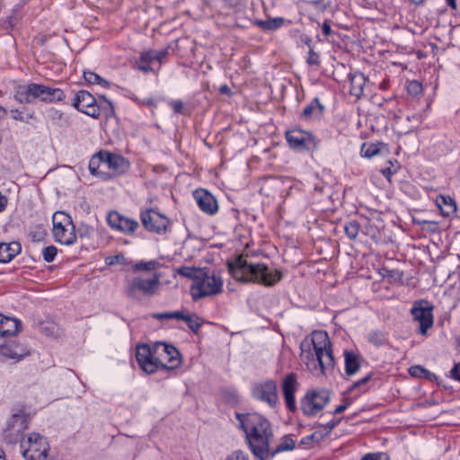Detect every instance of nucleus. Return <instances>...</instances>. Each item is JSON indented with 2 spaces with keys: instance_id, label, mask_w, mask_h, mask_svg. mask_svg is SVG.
Segmentation results:
<instances>
[{
  "instance_id": "4be33fe9",
  "label": "nucleus",
  "mask_w": 460,
  "mask_h": 460,
  "mask_svg": "<svg viewBox=\"0 0 460 460\" xmlns=\"http://www.w3.org/2000/svg\"><path fill=\"white\" fill-rule=\"evenodd\" d=\"M65 96L64 92L59 88L37 84V99L44 102H61L64 100Z\"/></svg>"
},
{
  "instance_id": "774afa93",
  "label": "nucleus",
  "mask_w": 460,
  "mask_h": 460,
  "mask_svg": "<svg viewBox=\"0 0 460 460\" xmlns=\"http://www.w3.org/2000/svg\"><path fill=\"white\" fill-rule=\"evenodd\" d=\"M347 409V405L341 404L335 408V410L332 412V414H340L343 412Z\"/></svg>"
},
{
  "instance_id": "7c9ffc66",
  "label": "nucleus",
  "mask_w": 460,
  "mask_h": 460,
  "mask_svg": "<svg viewBox=\"0 0 460 460\" xmlns=\"http://www.w3.org/2000/svg\"><path fill=\"white\" fill-rule=\"evenodd\" d=\"M296 443L294 439L290 437V435H286L282 438L279 444L273 449H270V456L269 457H274L277 454L285 452V451H290L295 448Z\"/></svg>"
},
{
  "instance_id": "de8ad7c7",
  "label": "nucleus",
  "mask_w": 460,
  "mask_h": 460,
  "mask_svg": "<svg viewBox=\"0 0 460 460\" xmlns=\"http://www.w3.org/2000/svg\"><path fill=\"white\" fill-rule=\"evenodd\" d=\"M409 374L413 377H423L429 375V371L421 366L416 365L409 368Z\"/></svg>"
},
{
  "instance_id": "9b49d317",
  "label": "nucleus",
  "mask_w": 460,
  "mask_h": 460,
  "mask_svg": "<svg viewBox=\"0 0 460 460\" xmlns=\"http://www.w3.org/2000/svg\"><path fill=\"white\" fill-rule=\"evenodd\" d=\"M433 306L427 300L414 302L411 314L415 322L419 323V332L427 335L428 330L433 326Z\"/></svg>"
},
{
  "instance_id": "09e8293b",
  "label": "nucleus",
  "mask_w": 460,
  "mask_h": 460,
  "mask_svg": "<svg viewBox=\"0 0 460 460\" xmlns=\"http://www.w3.org/2000/svg\"><path fill=\"white\" fill-rule=\"evenodd\" d=\"M387 166L381 170L382 174L390 180V177L397 172V162L394 163L391 160L387 161Z\"/></svg>"
},
{
  "instance_id": "5fc2aeb1",
  "label": "nucleus",
  "mask_w": 460,
  "mask_h": 460,
  "mask_svg": "<svg viewBox=\"0 0 460 460\" xmlns=\"http://www.w3.org/2000/svg\"><path fill=\"white\" fill-rule=\"evenodd\" d=\"M227 460H248V456L241 450H236L231 454Z\"/></svg>"
},
{
  "instance_id": "ea45409f",
  "label": "nucleus",
  "mask_w": 460,
  "mask_h": 460,
  "mask_svg": "<svg viewBox=\"0 0 460 460\" xmlns=\"http://www.w3.org/2000/svg\"><path fill=\"white\" fill-rule=\"evenodd\" d=\"M324 437H326V432H323V430H316L313 432L311 435H308L306 437H304L301 439V444L305 446H309L313 444L314 442H319L321 441Z\"/></svg>"
},
{
  "instance_id": "39448f33",
  "label": "nucleus",
  "mask_w": 460,
  "mask_h": 460,
  "mask_svg": "<svg viewBox=\"0 0 460 460\" xmlns=\"http://www.w3.org/2000/svg\"><path fill=\"white\" fill-rule=\"evenodd\" d=\"M161 274L150 273L147 277L138 275L127 281L125 294L128 297L139 300L142 296L151 297L158 294L161 287Z\"/></svg>"
},
{
  "instance_id": "8fccbe9b",
  "label": "nucleus",
  "mask_w": 460,
  "mask_h": 460,
  "mask_svg": "<svg viewBox=\"0 0 460 460\" xmlns=\"http://www.w3.org/2000/svg\"><path fill=\"white\" fill-rule=\"evenodd\" d=\"M422 91V84L416 81H411L407 86V92L410 95L417 96L420 94Z\"/></svg>"
},
{
  "instance_id": "5701e85b",
  "label": "nucleus",
  "mask_w": 460,
  "mask_h": 460,
  "mask_svg": "<svg viewBox=\"0 0 460 460\" xmlns=\"http://www.w3.org/2000/svg\"><path fill=\"white\" fill-rule=\"evenodd\" d=\"M14 99L19 103H31L37 99V84L18 85L14 91Z\"/></svg>"
},
{
  "instance_id": "aec40b11",
  "label": "nucleus",
  "mask_w": 460,
  "mask_h": 460,
  "mask_svg": "<svg viewBox=\"0 0 460 460\" xmlns=\"http://www.w3.org/2000/svg\"><path fill=\"white\" fill-rule=\"evenodd\" d=\"M103 161V150H101L91 157L88 168L93 176L98 177L102 181H110L111 175H109L107 170H105V164Z\"/></svg>"
},
{
  "instance_id": "0eeeda50",
  "label": "nucleus",
  "mask_w": 460,
  "mask_h": 460,
  "mask_svg": "<svg viewBox=\"0 0 460 460\" xmlns=\"http://www.w3.org/2000/svg\"><path fill=\"white\" fill-rule=\"evenodd\" d=\"M21 449L26 460H48L49 445L45 437L31 433L26 440L21 441Z\"/></svg>"
},
{
  "instance_id": "b1692460",
  "label": "nucleus",
  "mask_w": 460,
  "mask_h": 460,
  "mask_svg": "<svg viewBox=\"0 0 460 460\" xmlns=\"http://www.w3.org/2000/svg\"><path fill=\"white\" fill-rule=\"evenodd\" d=\"M343 356L346 376H354L360 368L361 357L353 350H344Z\"/></svg>"
},
{
  "instance_id": "e433bc0d",
  "label": "nucleus",
  "mask_w": 460,
  "mask_h": 460,
  "mask_svg": "<svg viewBox=\"0 0 460 460\" xmlns=\"http://www.w3.org/2000/svg\"><path fill=\"white\" fill-rule=\"evenodd\" d=\"M202 269L203 268L183 266L177 269V273L180 276L191 279L192 282H196L197 277L199 275V272H201Z\"/></svg>"
},
{
  "instance_id": "58836bf2",
  "label": "nucleus",
  "mask_w": 460,
  "mask_h": 460,
  "mask_svg": "<svg viewBox=\"0 0 460 460\" xmlns=\"http://www.w3.org/2000/svg\"><path fill=\"white\" fill-rule=\"evenodd\" d=\"M184 322L187 323L188 327L195 333H198L203 323L202 319L195 314H188Z\"/></svg>"
},
{
  "instance_id": "473e14b6",
  "label": "nucleus",
  "mask_w": 460,
  "mask_h": 460,
  "mask_svg": "<svg viewBox=\"0 0 460 460\" xmlns=\"http://www.w3.org/2000/svg\"><path fill=\"white\" fill-rule=\"evenodd\" d=\"M10 114L13 119L26 123L35 118L34 111L25 108L22 111L13 109L10 111Z\"/></svg>"
},
{
  "instance_id": "864d4df0",
  "label": "nucleus",
  "mask_w": 460,
  "mask_h": 460,
  "mask_svg": "<svg viewBox=\"0 0 460 460\" xmlns=\"http://www.w3.org/2000/svg\"><path fill=\"white\" fill-rule=\"evenodd\" d=\"M361 460H388V457L385 454L376 453V454H367Z\"/></svg>"
},
{
  "instance_id": "1a4fd4ad",
  "label": "nucleus",
  "mask_w": 460,
  "mask_h": 460,
  "mask_svg": "<svg viewBox=\"0 0 460 460\" xmlns=\"http://www.w3.org/2000/svg\"><path fill=\"white\" fill-rule=\"evenodd\" d=\"M330 392L327 390L308 391L301 400V410L308 417L316 415L330 402Z\"/></svg>"
},
{
  "instance_id": "49530a36",
  "label": "nucleus",
  "mask_w": 460,
  "mask_h": 460,
  "mask_svg": "<svg viewBox=\"0 0 460 460\" xmlns=\"http://www.w3.org/2000/svg\"><path fill=\"white\" fill-rule=\"evenodd\" d=\"M58 253V249L54 245L47 246L42 251L43 259L46 262H52Z\"/></svg>"
},
{
  "instance_id": "0e129e2a",
  "label": "nucleus",
  "mask_w": 460,
  "mask_h": 460,
  "mask_svg": "<svg viewBox=\"0 0 460 460\" xmlns=\"http://www.w3.org/2000/svg\"><path fill=\"white\" fill-rule=\"evenodd\" d=\"M45 234H46L43 231H35L31 234V237L33 241L39 242L45 236Z\"/></svg>"
},
{
  "instance_id": "338daca9",
  "label": "nucleus",
  "mask_w": 460,
  "mask_h": 460,
  "mask_svg": "<svg viewBox=\"0 0 460 460\" xmlns=\"http://www.w3.org/2000/svg\"><path fill=\"white\" fill-rule=\"evenodd\" d=\"M7 205V198L0 192V212L3 211Z\"/></svg>"
},
{
  "instance_id": "423d86ee",
  "label": "nucleus",
  "mask_w": 460,
  "mask_h": 460,
  "mask_svg": "<svg viewBox=\"0 0 460 460\" xmlns=\"http://www.w3.org/2000/svg\"><path fill=\"white\" fill-rule=\"evenodd\" d=\"M154 353L156 371L159 369L174 370L181 366V354L172 345L165 342H155L154 344Z\"/></svg>"
},
{
  "instance_id": "bf43d9fd",
  "label": "nucleus",
  "mask_w": 460,
  "mask_h": 460,
  "mask_svg": "<svg viewBox=\"0 0 460 460\" xmlns=\"http://www.w3.org/2000/svg\"><path fill=\"white\" fill-rule=\"evenodd\" d=\"M341 419L336 420H331L326 425L323 426V432H326V436L340 423Z\"/></svg>"
},
{
  "instance_id": "f8f14e48",
  "label": "nucleus",
  "mask_w": 460,
  "mask_h": 460,
  "mask_svg": "<svg viewBox=\"0 0 460 460\" xmlns=\"http://www.w3.org/2000/svg\"><path fill=\"white\" fill-rule=\"evenodd\" d=\"M252 395L254 399L274 408L279 402L277 383L271 379L255 383L252 387Z\"/></svg>"
},
{
  "instance_id": "c9c22d12",
  "label": "nucleus",
  "mask_w": 460,
  "mask_h": 460,
  "mask_svg": "<svg viewBox=\"0 0 460 460\" xmlns=\"http://www.w3.org/2000/svg\"><path fill=\"white\" fill-rule=\"evenodd\" d=\"M367 341L374 346L380 347L385 344L386 336L383 332L379 330H374L368 332Z\"/></svg>"
},
{
  "instance_id": "bb28decb",
  "label": "nucleus",
  "mask_w": 460,
  "mask_h": 460,
  "mask_svg": "<svg viewBox=\"0 0 460 460\" xmlns=\"http://www.w3.org/2000/svg\"><path fill=\"white\" fill-rule=\"evenodd\" d=\"M350 88L349 93L357 98L363 94L364 85L366 84V77L360 72H354L349 75Z\"/></svg>"
},
{
  "instance_id": "79ce46f5",
  "label": "nucleus",
  "mask_w": 460,
  "mask_h": 460,
  "mask_svg": "<svg viewBox=\"0 0 460 460\" xmlns=\"http://www.w3.org/2000/svg\"><path fill=\"white\" fill-rule=\"evenodd\" d=\"M372 374L369 373L365 377L353 383L347 390V393H352L354 390L359 388L361 392H366L367 389L365 387L367 384L372 379Z\"/></svg>"
},
{
  "instance_id": "412c9836",
  "label": "nucleus",
  "mask_w": 460,
  "mask_h": 460,
  "mask_svg": "<svg viewBox=\"0 0 460 460\" xmlns=\"http://www.w3.org/2000/svg\"><path fill=\"white\" fill-rule=\"evenodd\" d=\"M28 354L25 347L14 341L0 346V355L4 358L20 361Z\"/></svg>"
},
{
  "instance_id": "4c0bfd02",
  "label": "nucleus",
  "mask_w": 460,
  "mask_h": 460,
  "mask_svg": "<svg viewBox=\"0 0 460 460\" xmlns=\"http://www.w3.org/2000/svg\"><path fill=\"white\" fill-rule=\"evenodd\" d=\"M285 20L281 17L272 18L266 21H259L258 24L261 28L268 31H274L284 24Z\"/></svg>"
},
{
  "instance_id": "c03bdc74",
  "label": "nucleus",
  "mask_w": 460,
  "mask_h": 460,
  "mask_svg": "<svg viewBox=\"0 0 460 460\" xmlns=\"http://www.w3.org/2000/svg\"><path fill=\"white\" fill-rule=\"evenodd\" d=\"M361 155L365 157L371 158L378 154L379 149L375 144H366L364 143L361 146Z\"/></svg>"
},
{
  "instance_id": "2f4dec72",
  "label": "nucleus",
  "mask_w": 460,
  "mask_h": 460,
  "mask_svg": "<svg viewBox=\"0 0 460 460\" xmlns=\"http://www.w3.org/2000/svg\"><path fill=\"white\" fill-rule=\"evenodd\" d=\"M160 263L155 260L147 261H140L132 265V270L135 272L145 271V272H155V270L159 268Z\"/></svg>"
},
{
  "instance_id": "603ef678",
  "label": "nucleus",
  "mask_w": 460,
  "mask_h": 460,
  "mask_svg": "<svg viewBox=\"0 0 460 460\" xmlns=\"http://www.w3.org/2000/svg\"><path fill=\"white\" fill-rule=\"evenodd\" d=\"M384 271L385 277L391 278L394 280H401L403 276V272L399 270L384 269Z\"/></svg>"
},
{
  "instance_id": "a211bd4d",
  "label": "nucleus",
  "mask_w": 460,
  "mask_h": 460,
  "mask_svg": "<svg viewBox=\"0 0 460 460\" xmlns=\"http://www.w3.org/2000/svg\"><path fill=\"white\" fill-rule=\"evenodd\" d=\"M297 389L296 375L295 373L288 374L282 383V391L287 408L290 411L296 410L295 393Z\"/></svg>"
},
{
  "instance_id": "6e6d98bb",
  "label": "nucleus",
  "mask_w": 460,
  "mask_h": 460,
  "mask_svg": "<svg viewBox=\"0 0 460 460\" xmlns=\"http://www.w3.org/2000/svg\"><path fill=\"white\" fill-rule=\"evenodd\" d=\"M170 106L172 108L175 113H182L183 103L181 100H173L170 102Z\"/></svg>"
},
{
  "instance_id": "dca6fc26",
  "label": "nucleus",
  "mask_w": 460,
  "mask_h": 460,
  "mask_svg": "<svg viewBox=\"0 0 460 460\" xmlns=\"http://www.w3.org/2000/svg\"><path fill=\"white\" fill-rule=\"evenodd\" d=\"M73 106L79 111L97 119L100 116V107L96 99L87 91H79L73 101Z\"/></svg>"
},
{
  "instance_id": "4468645a",
  "label": "nucleus",
  "mask_w": 460,
  "mask_h": 460,
  "mask_svg": "<svg viewBox=\"0 0 460 460\" xmlns=\"http://www.w3.org/2000/svg\"><path fill=\"white\" fill-rule=\"evenodd\" d=\"M106 220L111 229L126 235H133L139 227L137 220L125 217L118 211H110L107 214Z\"/></svg>"
},
{
  "instance_id": "13d9d810",
  "label": "nucleus",
  "mask_w": 460,
  "mask_h": 460,
  "mask_svg": "<svg viewBox=\"0 0 460 460\" xmlns=\"http://www.w3.org/2000/svg\"><path fill=\"white\" fill-rule=\"evenodd\" d=\"M450 376L460 382V363H456L450 371Z\"/></svg>"
},
{
  "instance_id": "6ab92c4d",
  "label": "nucleus",
  "mask_w": 460,
  "mask_h": 460,
  "mask_svg": "<svg viewBox=\"0 0 460 460\" xmlns=\"http://www.w3.org/2000/svg\"><path fill=\"white\" fill-rule=\"evenodd\" d=\"M193 196L201 211L208 215H214L217 212V201L210 192L204 189H199L193 192Z\"/></svg>"
},
{
  "instance_id": "a18cd8bd",
  "label": "nucleus",
  "mask_w": 460,
  "mask_h": 460,
  "mask_svg": "<svg viewBox=\"0 0 460 460\" xmlns=\"http://www.w3.org/2000/svg\"><path fill=\"white\" fill-rule=\"evenodd\" d=\"M94 232V228L87 224L82 223L78 227L76 231V234L80 238H90Z\"/></svg>"
},
{
  "instance_id": "f257e3e1",
  "label": "nucleus",
  "mask_w": 460,
  "mask_h": 460,
  "mask_svg": "<svg viewBox=\"0 0 460 460\" xmlns=\"http://www.w3.org/2000/svg\"><path fill=\"white\" fill-rule=\"evenodd\" d=\"M238 428L244 432L251 452L260 460L270 456V444L273 431L270 421L259 413H235Z\"/></svg>"
},
{
  "instance_id": "69168bd1",
  "label": "nucleus",
  "mask_w": 460,
  "mask_h": 460,
  "mask_svg": "<svg viewBox=\"0 0 460 460\" xmlns=\"http://www.w3.org/2000/svg\"><path fill=\"white\" fill-rule=\"evenodd\" d=\"M187 314L181 311L172 312V319H179L185 321Z\"/></svg>"
},
{
  "instance_id": "680f3d73",
  "label": "nucleus",
  "mask_w": 460,
  "mask_h": 460,
  "mask_svg": "<svg viewBox=\"0 0 460 460\" xmlns=\"http://www.w3.org/2000/svg\"><path fill=\"white\" fill-rule=\"evenodd\" d=\"M322 31L324 36L329 37L332 33V30L330 26L329 21H325L322 25Z\"/></svg>"
},
{
  "instance_id": "ddd939ff",
  "label": "nucleus",
  "mask_w": 460,
  "mask_h": 460,
  "mask_svg": "<svg viewBox=\"0 0 460 460\" xmlns=\"http://www.w3.org/2000/svg\"><path fill=\"white\" fill-rule=\"evenodd\" d=\"M140 220L146 230L157 234H164L169 224L166 217L152 208L141 211Z\"/></svg>"
},
{
  "instance_id": "7ed1b4c3",
  "label": "nucleus",
  "mask_w": 460,
  "mask_h": 460,
  "mask_svg": "<svg viewBox=\"0 0 460 460\" xmlns=\"http://www.w3.org/2000/svg\"><path fill=\"white\" fill-rule=\"evenodd\" d=\"M228 271L238 282L256 283L265 287L276 285L283 278L278 269H270L265 263L248 262L243 254L227 262Z\"/></svg>"
},
{
  "instance_id": "72a5a7b5",
  "label": "nucleus",
  "mask_w": 460,
  "mask_h": 460,
  "mask_svg": "<svg viewBox=\"0 0 460 460\" xmlns=\"http://www.w3.org/2000/svg\"><path fill=\"white\" fill-rule=\"evenodd\" d=\"M155 59L153 51H146L140 55L139 60L137 62V68L140 71L145 73L150 72L152 70L150 66V63Z\"/></svg>"
},
{
  "instance_id": "e2e57ef3",
  "label": "nucleus",
  "mask_w": 460,
  "mask_h": 460,
  "mask_svg": "<svg viewBox=\"0 0 460 460\" xmlns=\"http://www.w3.org/2000/svg\"><path fill=\"white\" fill-rule=\"evenodd\" d=\"M168 51L166 49L157 51L154 53L155 59L158 60L159 62H162V60L167 56Z\"/></svg>"
},
{
  "instance_id": "20e7f679",
  "label": "nucleus",
  "mask_w": 460,
  "mask_h": 460,
  "mask_svg": "<svg viewBox=\"0 0 460 460\" xmlns=\"http://www.w3.org/2000/svg\"><path fill=\"white\" fill-rule=\"evenodd\" d=\"M223 285L224 280L219 272L203 268L197 277L196 282L191 283L190 293L193 301H199L221 294Z\"/></svg>"
},
{
  "instance_id": "9d476101",
  "label": "nucleus",
  "mask_w": 460,
  "mask_h": 460,
  "mask_svg": "<svg viewBox=\"0 0 460 460\" xmlns=\"http://www.w3.org/2000/svg\"><path fill=\"white\" fill-rule=\"evenodd\" d=\"M289 146L299 151H314L318 147L319 140L309 131L293 128L286 132Z\"/></svg>"
},
{
  "instance_id": "f704fd0d",
  "label": "nucleus",
  "mask_w": 460,
  "mask_h": 460,
  "mask_svg": "<svg viewBox=\"0 0 460 460\" xmlns=\"http://www.w3.org/2000/svg\"><path fill=\"white\" fill-rule=\"evenodd\" d=\"M84 78L89 84H98L101 85L102 88H109L111 85V84L107 80H105L104 78L92 71H84Z\"/></svg>"
},
{
  "instance_id": "2eb2a0df",
  "label": "nucleus",
  "mask_w": 460,
  "mask_h": 460,
  "mask_svg": "<svg viewBox=\"0 0 460 460\" xmlns=\"http://www.w3.org/2000/svg\"><path fill=\"white\" fill-rule=\"evenodd\" d=\"M103 155L105 170L111 175V180L125 174L129 170V161L121 155L103 150Z\"/></svg>"
},
{
  "instance_id": "f03ea898",
  "label": "nucleus",
  "mask_w": 460,
  "mask_h": 460,
  "mask_svg": "<svg viewBox=\"0 0 460 460\" xmlns=\"http://www.w3.org/2000/svg\"><path fill=\"white\" fill-rule=\"evenodd\" d=\"M300 349L301 360L313 375L323 376L326 370L333 368L334 358L326 332L314 331L301 341Z\"/></svg>"
},
{
  "instance_id": "c85d7f7f",
  "label": "nucleus",
  "mask_w": 460,
  "mask_h": 460,
  "mask_svg": "<svg viewBox=\"0 0 460 460\" xmlns=\"http://www.w3.org/2000/svg\"><path fill=\"white\" fill-rule=\"evenodd\" d=\"M21 252V244L17 242L0 243V262H9Z\"/></svg>"
},
{
  "instance_id": "f3484780",
  "label": "nucleus",
  "mask_w": 460,
  "mask_h": 460,
  "mask_svg": "<svg viewBox=\"0 0 460 460\" xmlns=\"http://www.w3.org/2000/svg\"><path fill=\"white\" fill-rule=\"evenodd\" d=\"M154 345L139 344L136 349V359L140 368L147 374L156 372V365L155 363Z\"/></svg>"
},
{
  "instance_id": "4d7b16f0",
  "label": "nucleus",
  "mask_w": 460,
  "mask_h": 460,
  "mask_svg": "<svg viewBox=\"0 0 460 460\" xmlns=\"http://www.w3.org/2000/svg\"><path fill=\"white\" fill-rule=\"evenodd\" d=\"M310 4L321 12L325 11L330 6V4L323 3V0H313Z\"/></svg>"
},
{
  "instance_id": "a878e982",
  "label": "nucleus",
  "mask_w": 460,
  "mask_h": 460,
  "mask_svg": "<svg viewBox=\"0 0 460 460\" xmlns=\"http://www.w3.org/2000/svg\"><path fill=\"white\" fill-rule=\"evenodd\" d=\"M325 108L320 102L318 98H314L308 105H306L301 114V118L305 120L319 119L323 114Z\"/></svg>"
},
{
  "instance_id": "3c124183",
  "label": "nucleus",
  "mask_w": 460,
  "mask_h": 460,
  "mask_svg": "<svg viewBox=\"0 0 460 460\" xmlns=\"http://www.w3.org/2000/svg\"><path fill=\"white\" fill-rule=\"evenodd\" d=\"M306 63L309 66H319L320 65V57H319L318 53H316L314 50L313 48H310V49H309Z\"/></svg>"
},
{
  "instance_id": "c756f323",
  "label": "nucleus",
  "mask_w": 460,
  "mask_h": 460,
  "mask_svg": "<svg viewBox=\"0 0 460 460\" xmlns=\"http://www.w3.org/2000/svg\"><path fill=\"white\" fill-rule=\"evenodd\" d=\"M436 203L444 216H449L456 210V205L449 196H438L436 199Z\"/></svg>"
},
{
  "instance_id": "393cba45",
  "label": "nucleus",
  "mask_w": 460,
  "mask_h": 460,
  "mask_svg": "<svg viewBox=\"0 0 460 460\" xmlns=\"http://www.w3.org/2000/svg\"><path fill=\"white\" fill-rule=\"evenodd\" d=\"M54 239L56 242L64 244L71 245L76 241V234L75 226L73 223L69 226H64L53 233Z\"/></svg>"
},
{
  "instance_id": "37998d69",
  "label": "nucleus",
  "mask_w": 460,
  "mask_h": 460,
  "mask_svg": "<svg viewBox=\"0 0 460 460\" xmlns=\"http://www.w3.org/2000/svg\"><path fill=\"white\" fill-rule=\"evenodd\" d=\"M52 223L53 224H65L66 226L71 225L73 223L71 217L63 212V211H57L54 213L52 217Z\"/></svg>"
},
{
  "instance_id": "cd10ccee",
  "label": "nucleus",
  "mask_w": 460,
  "mask_h": 460,
  "mask_svg": "<svg viewBox=\"0 0 460 460\" xmlns=\"http://www.w3.org/2000/svg\"><path fill=\"white\" fill-rule=\"evenodd\" d=\"M21 322L13 317L3 315V321L0 327V336H13L21 330Z\"/></svg>"
},
{
  "instance_id": "a19ab883",
  "label": "nucleus",
  "mask_w": 460,
  "mask_h": 460,
  "mask_svg": "<svg viewBox=\"0 0 460 460\" xmlns=\"http://www.w3.org/2000/svg\"><path fill=\"white\" fill-rule=\"evenodd\" d=\"M344 231L349 239L354 240L358 234L359 224L355 220L349 221L344 225Z\"/></svg>"
},
{
  "instance_id": "052dcab7",
  "label": "nucleus",
  "mask_w": 460,
  "mask_h": 460,
  "mask_svg": "<svg viewBox=\"0 0 460 460\" xmlns=\"http://www.w3.org/2000/svg\"><path fill=\"white\" fill-rule=\"evenodd\" d=\"M152 317L156 320L172 319V312L155 313Z\"/></svg>"
},
{
  "instance_id": "6e6552de",
  "label": "nucleus",
  "mask_w": 460,
  "mask_h": 460,
  "mask_svg": "<svg viewBox=\"0 0 460 460\" xmlns=\"http://www.w3.org/2000/svg\"><path fill=\"white\" fill-rule=\"evenodd\" d=\"M30 418L25 412L13 414L3 431V439L8 444L22 441L23 432L28 429Z\"/></svg>"
}]
</instances>
